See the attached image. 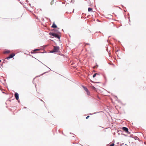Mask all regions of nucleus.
<instances>
[{
  "label": "nucleus",
  "mask_w": 146,
  "mask_h": 146,
  "mask_svg": "<svg viewBox=\"0 0 146 146\" xmlns=\"http://www.w3.org/2000/svg\"><path fill=\"white\" fill-rule=\"evenodd\" d=\"M59 47L57 46H54L53 49L51 51V52H57L59 51Z\"/></svg>",
  "instance_id": "1"
},
{
  "label": "nucleus",
  "mask_w": 146,
  "mask_h": 146,
  "mask_svg": "<svg viewBox=\"0 0 146 146\" xmlns=\"http://www.w3.org/2000/svg\"><path fill=\"white\" fill-rule=\"evenodd\" d=\"M49 35H52L55 38H58L59 39H60V36L57 34L50 33H49Z\"/></svg>",
  "instance_id": "2"
},
{
  "label": "nucleus",
  "mask_w": 146,
  "mask_h": 146,
  "mask_svg": "<svg viewBox=\"0 0 146 146\" xmlns=\"http://www.w3.org/2000/svg\"><path fill=\"white\" fill-rule=\"evenodd\" d=\"M83 88L85 90V91H86V92L87 93V94L88 95H90V92L88 91L87 88L85 87H83Z\"/></svg>",
  "instance_id": "3"
},
{
  "label": "nucleus",
  "mask_w": 146,
  "mask_h": 146,
  "mask_svg": "<svg viewBox=\"0 0 146 146\" xmlns=\"http://www.w3.org/2000/svg\"><path fill=\"white\" fill-rule=\"evenodd\" d=\"M15 55V54L14 53H13L10 54L8 57L5 58V59H7L8 58H13Z\"/></svg>",
  "instance_id": "4"
},
{
  "label": "nucleus",
  "mask_w": 146,
  "mask_h": 146,
  "mask_svg": "<svg viewBox=\"0 0 146 146\" xmlns=\"http://www.w3.org/2000/svg\"><path fill=\"white\" fill-rule=\"evenodd\" d=\"M15 97L17 100H18L19 99V94L17 93H15Z\"/></svg>",
  "instance_id": "5"
},
{
  "label": "nucleus",
  "mask_w": 146,
  "mask_h": 146,
  "mask_svg": "<svg viewBox=\"0 0 146 146\" xmlns=\"http://www.w3.org/2000/svg\"><path fill=\"white\" fill-rule=\"evenodd\" d=\"M126 132H127L128 131V129L127 127H123L122 128Z\"/></svg>",
  "instance_id": "6"
},
{
  "label": "nucleus",
  "mask_w": 146,
  "mask_h": 146,
  "mask_svg": "<svg viewBox=\"0 0 146 146\" xmlns=\"http://www.w3.org/2000/svg\"><path fill=\"white\" fill-rule=\"evenodd\" d=\"M52 27L55 28L57 27V26L54 23H53L52 26Z\"/></svg>",
  "instance_id": "7"
},
{
  "label": "nucleus",
  "mask_w": 146,
  "mask_h": 146,
  "mask_svg": "<svg viewBox=\"0 0 146 146\" xmlns=\"http://www.w3.org/2000/svg\"><path fill=\"white\" fill-rule=\"evenodd\" d=\"M10 51L9 50H6L4 52V54H8L10 53Z\"/></svg>",
  "instance_id": "8"
},
{
  "label": "nucleus",
  "mask_w": 146,
  "mask_h": 146,
  "mask_svg": "<svg viewBox=\"0 0 146 146\" xmlns=\"http://www.w3.org/2000/svg\"><path fill=\"white\" fill-rule=\"evenodd\" d=\"M88 10L89 12L92 11V9L91 8H89Z\"/></svg>",
  "instance_id": "9"
},
{
  "label": "nucleus",
  "mask_w": 146,
  "mask_h": 146,
  "mask_svg": "<svg viewBox=\"0 0 146 146\" xmlns=\"http://www.w3.org/2000/svg\"><path fill=\"white\" fill-rule=\"evenodd\" d=\"M96 74H96V73H95V74H94L93 75V78H94V77H95L96 76Z\"/></svg>",
  "instance_id": "10"
},
{
  "label": "nucleus",
  "mask_w": 146,
  "mask_h": 146,
  "mask_svg": "<svg viewBox=\"0 0 146 146\" xmlns=\"http://www.w3.org/2000/svg\"><path fill=\"white\" fill-rule=\"evenodd\" d=\"M114 143H112L111 145H110L109 146H114Z\"/></svg>",
  "instance_id": "11"
},
{
  "label": "nucleus",
  "mask_w": 146,
  "mask_h": 146,
  "mask_svg": "<svg viewBox=\"0 0 146 146\" xmlns=\"http://www.w3.org/2000/svg\"><path fill=\"white\" fill-rule=\"evenodd\" d=\"M91 87H92V89H94V90H95L96 89V88L94 87V86H92Z\"/></svg>",
  "instance_id": "12"
},
{
  "label": "nucleus",
  "mask_w": 146,
  "mask_h": 146,
  "mask_svg": "<svg viewBox=\"0 0 146 146\" xmlns=\"http://www.w3.org/2000/svg\"><path fill=\"white\" fill-rule=\"evenodd\" d=\"M39 50V49H35V50H34V52H35V51H38Z\"/></svg>",
  "instance_id": "13"
},
{
  "label": "nucleus",
  "mask_w": 146,
  "mask_h": 146,
  "mask_svg": "<svg viewBox=\"0 0 146 146\" xmlns=\"http://www.w3.org/2000/svg\"><path fill=\"white\" fill-rule=\"evenodd\" d=\"M89 117V116H87V117H86V119H88V117Z\"/></svg>",
  "instance_id": "14"
},
{
  "label": "nucleus",
  "mask_w": 146,
  "mask_h": 146,
  "mask_svg": "<svg viewBox=\"0 0 146 146\" xmlns=\"http://www.w3.org/2000/svg\"><path fill=\"white\" fill-rule=\"evenodd\" d=\"M52 2H51V5H52Z\"/></svg>",
  "instance_id": "15"
},
{
  "label": "nucleus",
  "mask_w": 146,
  "mask_h": 146,
  "mask_svg": "<svg viewBox=\"0 0 146 146\" xmlns=\"http://www.w3.org/2000/svg\"><path fill=\"white\" fill-rule=\"evenodd\" d=\"M74 9H73V12H74Z\"/></svg>",
  "instance_id": "16"
},
{
  "label": "nucleus",
  "mask_w": 146,
  "mask_h": 146,
  "mask_svg": "<svg viewBox=\"0 0 146 146\" xmlns=\"http://www.w3.org/2000/svg\"><path fill=\"white\" fill-rule=\"evenodd\" d=\"M53 30L54 31L55 30V29H54Z\"/></svg>",
  "instance_id": "17"
},
{
  "label": "nucleus",
  "mask_w": 146,
  "mask_h": 146,
  "mask_svg": "<svg viewBox=\"0 0 146 146\" xmlns=\"http://www.w3.org/2000/svg\"><path fill=\"white\" fill-rule=\"evenodd\" d=\"M1 62V60H0V62Z\"/></svg>",
  "instance_id": "18"
}]
</instances>
